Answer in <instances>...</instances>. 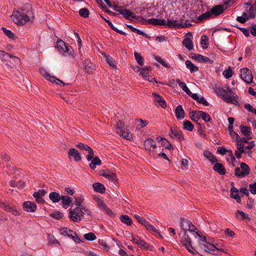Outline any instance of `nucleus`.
Instances as JSON below:
<instances>
[{"label": "nucleus", "mask_w": 256, "mask_h": 256, "mask_svg": "<svg viewBox=\"0 0 256 256\" xmlns=\"http://www.w3.org/2000/svg\"><path fill=\"white\" fill-rule=\"evenodd\" d=\"M224 7L222 5H217L213 7L210 11L212 17L217 16L224 12Z\"/></svg>", "instance_id": "nucleus-26"}, {"label": "nucleus", "mask_w": 256, "mask_h": 256, "mask_svg": "<svg viewBox=\"0 0 256 256\" xmlns=\"http://www.w3.org/2000/svg\"><path fill=\"white\" fill-rule=\"evenodd\" d=\"M98 207L104 210L106 213L109 215L112 214V211L106 206V204L102 200H98Z\"/></svg>", "instance_id": "nucleus-32"}, {"label": "nucleus", "mask_w": 256, "mask_h": 256, "mask_svg": "<svg viewBox=\"0 0 256 256\" xmlns=\"http://www.w3.org/2000/svg\"><path fill=\"white\" fill-rule=\"evenodd\" d=\"M212 18L211 14L210 12V11H207L204 13H203L201 15H200L198 18V20H206Z\"/></svg>", "instance_id": "nucleus-52"}, {"label": "nucleus", "mask_w": 256, "mask_h": 256, "mask_svg": "<svg viewBox=\"0 0 256 256\" xmlns=\"http://www.w3.org/2000/svg\"><path fill=\"white\" fill-rule=\"evenodd\" d=\"M250 172L249 166L244 162L240 164V167H238L235 169V176L239 178H242L248 176Z\"/></svg>", "instance_id": "nucleus-6"}, {"label": "nucleus", "mask_w": 256, "mask_h": 256, "mask_svg": "<svg viewBox=\"0 0 256 256\" xmlns=\"http://www.w3.org/2000/svg\"><path fill=\"white\" fill-rule=\"evenodd\" d=\"M113 9L116 12H118V14L122 15L124 18L128 20L134 19L136 18V16L134 13L132 12L129 10L124 8L122 6H119L115 5L113 6Z\"/></svg>", "instance_id": "nucleus-8"}, {"label": "nucleus", "mask_w": 256, "mask_h": 256, "mask_svg": "<svg viewBox=\"0 0 256 256\" xmlns=\"http://www.w3.org/2000/svg\"><path fill=\"white\" fill-rule=\"evenodd\" d=\"M23 208L27 212H33L36 211V206L34 202L28 201L23 204Z\"/></svg>", "instance_id": "nucleus-24"}, {"label": "nucleus", "mask_w": 256, "mask_h": 256, "mask_svg": "<svg viewBox=\"0 0 256 256\" xmlns=\"http://www.w3.org/2000/svg\"><path fill=\"white\" fill-rule=\"evenodd\" d=\"M137 221L141 224L143 225L148 230L152 231L154 232H157V230L144 218L138 215L134 214V216Z\"/></svg>", "instance_id": "nucleus-12"}, {"label": "nucleus", "mask_w": 256, "mask_h": 256, "mask_svg": "<svg viewBox=\"0 0 256 256\" xmlns=\"http://www.w3.org/2000/svg\"><path fill=\"white\" fill-rule=\"evenodd\" d=\"M192 35L191 32H188L185 36V38L182 41L183 45L188 50H191L194 48V44L192 42Z\"/></svg>", "instance_id": "nucleus-14"}, {"label": "nucleus", "mask_w": 256, "mask_h": 256, "mask_svg": "<svg viewBox=\"0 0 256 256\" xmlns=\"http://www.w3.org/2000/svg\"><path fill=\"white\" fill-rule=\"evenodd\" d=\"M79 14L84 18H88L89 16V11L86 8H82L80 10Z\"/></svg>", "instance_id": "nucleus-56"}, {"label": "nucleus", "mask_w": 256, "mask_h": 256, "mask_svg": "<svg viewBox=\"0 0 256 256\" xmlns=\"http://www.w3.org/2000/svg\"><path fill=\"white\" fill-rule=\"evenodd\" d=\"M152 95L154 98V102L156 106L165 108L166 104L164 100L158 94L153 92Z\"/></svg>", "instance_id": "nucleus-18"}, {"label": "nucleus", "mask_w": 256, "mask_h": 256, "mask_svg": "<svg viewBox=\"0 0 256 256\" xmlns=\"http://www.w3.org/2000/svg\"><path fill=\"white\" fill-rule=\"evenodd\" d=\"M240 77L241 79L247 84L252 82L253 76L250 70L246 68H242L240 70Z\"/></svg>", "instance_id": "nucleus-11"}, {"label": "nucleus", "mask_w": 256, "mask_h": 256, "mask_svg": "<svg viewBox=\"0 0 256 256\" xmlns=\"http://www.w3.org/2000/svg\"><path fill=\"white\" fill-rule=\"evenodd\" d=\"M146 22L155 25V26H165L166 25V20L164 19H158V18H152L148 19L146 20Z\"/></svg>", "instance_id": "nucleus-28"}, {"label": "nucleus", "mask_w": 256, "mask_h": 256, "mask_svg": "<svg viewBox=\"0 0 256 256\" xmlns=\"http://www.w3.org/2000/svg\"><path fill=\"white\" fill-rule=\"evenodd\" d=\"M176 82L178 84V86L182 88V89L186 92L188 96H190L192 92L190 91L189 88L187 87L186 84L183 82L180 81L179 79L176 80Z\"/></svg>", "instance_id": "nucleus-36"}, {"label": "nucleus", "mask_w": 256, "mask_h": 256, "mask_svg": "<svg viewBox=\"0 0 256 256\" xmlns=\"http://www.w3.org/2000/svg\"><path fill=\"white\" fill-rule=\"evenodd\" d=\"M49 198L53 202L56 203L61 200V196L56 192H52L50 194Z\"/></svg>", "instance_id": "nucleus-35"}, {"label": "nucleus", "mask_w": 256, "mask_h": 256, "mask_svg": "<svg viewBox=\"0 0 256 256\" xmlns=\"http://www.w3.org/2000/svg\"><path fill=\"white\" fill-rule=\"evenodd\" d=\"M33 17L32 6L30 4H26L20 11H14L12 16L13 21L18 24H24Z\"/></svg>", "instance_id": "nucleus-2"}, {"label": "nucleus", "mask_w": 256, "mask_h": 256, "mask_svg": "<svg viewBox=\"0 0 256 256\" xmlns=\"http://www.w3.org/2000/svg\"><path fill=\"white\" fill-rule=\"evenodd\" d=\"M61 200L62 201V204L64 207L70 206L72 202V198L70 196H61Z\"/></svg>", "instance_id": "nucleus-39"}, {"label": "nucleus", "mask_w": 256, "mask_h": 256, "mask_svg": "<svg viewBox=\"0 0 256 256\" xmlns=\"http://www.w3.org/2000/svg\"><path fill=\"white\" fill-rule=\"evenodd\" d=\"M155 59L158 62H160L161 64H162L166 68H170V66L166 64V62H165L160 57H158V56H156L155 57Z\"/></svg>", "instance_id": "nucleus-61"}, {"label": "nucleus", "mask_w": 256, "mask_h": 256, "mask_svg": "<svg viewBox=\"0 0 256 256\" xmlns=\"http://www.w3.org/2000/svg\"><path fill=\"white\" fill-rule=\"evenodd\" d=\"M100 174L114 183H116L117 181V178L116 174L109 170H101L100 172Z\"/></svg>", "instance_id": "nucleus-17"}, {"label": "nucleus", "mask_w": 256, "mask_h": 256, "mask_svg": "<svg viewBox=\"0 0 256 256\" xmlns=\"http://www.w3.org/2000/svg\"><path fill=\"white\" fill-rule=\"evenodd\" d=\"M46 80H48L52 82H55L58 85H62V86H64V83L63 82H62L60 80L56 78L54 76H50V74L49 75Z\"/></svg>", "instance_id": "nucleus-44"}, {"label": "nucleus", "mask_w": 256, "mask_h": 256, "mask_svg": "<svg viewBox=\"0 0 256 256\" xmlns=\"http://www.w3.org/2000/svg\"><path fill=\"white\" fill-rule=\"evenodd\" d=\"M140 248H146L148 244L141 239H139L138 243L136 244Z\"/></svg>", "instance_id": "nucleus-63"}, {"label": "nucleus", "mask_w": 256, "mask_h": 256, "mask_svg": "<svg viewBox=\"0 0 256 256\" xmlns=\"http://www.w3.org/2000/svg\"><path fill=\"white\" fill-rule=\"evenodd\" d=\"M0 208L7 212H11L16 216H20L21 214L20 210L18 209L16 206L5 203L1 200H0Z\"/></svg>", "instance_id": "nucleus-10"}, {"label": "nucleus", "mask_w": 256, "mask_h": 256, "mask_svg": "<svg viewBox=\"0 0 256 256\" xmlns=\"http://www.w3.org/2000/svg\"><path fill=\"white\" fill-rule=\"evenodd\" d=\"M76 146L80 149L84 150L86 151H88L90 148L89 146L83 143H78V144H76Z\"/></svg>", "instance_id": "nucleus-59"}, {"label": "nucleus", "mask_w": 256, "mask_h": 256, "mask_svg": "<svg viewBox=\"0 0 256 256\" xmlns=\"http://www.w3.org/2000/svg\"><path fill=\"white\" fill-rule=\"evenodd\" d=\"M230 192V196L236 200L238 203H240L241 202V199L239 196L238 190L236 188H232Z\"/></svg>", "instance_id": "nucleus-33"}, {"label": "nucleus", "mask_w": 256, "mask_h": 256, "mask_svg": "<svg viewBox=\"0 0 256 256\" xmlns=\"http://www.w3.org/2000/svg\"><path fill=\"white\" fill-rule=\"evenodd\" d=\"M182 243L185 246L192 244L191 239L187 232H184V235L182 239Z\"/></svg>", "instance_id": "nucleus-38"}, {"label": "nucleus", "mask_w": 256, "mask_h": 256, "mask_svg": "<svg viewBox=\"0 0 256 256\" xmlns=\"http://www.w3.org/2000/svg\"><path fill=\"white\" fill-rule=\"evenodd\" d=\"M194 236L195 238H198L200 246L205 252L216 255H220L222 252H226L222 245L218 244H213L207 242L206 238L198 232H196Z\"/></svg>", "instance_id": "nucleus-1"}, {"label": "nucleus", "mask_w": 256, "mask_h": 256, "mask_svg": "<svg viewBox=\"0 0 256 256\" xmlns=\"http://www.w3.org/2000/svg\"><path fill=\"white\" fill-rule=\"evenodd\" d=\"M201 45L204 49L208 48V37L205 35H202L201 37Z\"/></svg>", "instance_id": "nucleus-47"}, {"label": "nucleus", "mask_w": 256, "mask_h": 256, "mask_svg": "<svg viewBox=\"0 0 256 256\" xmlns=\"http://www.w3.org/2000/svg\"><path fill=\"white\" fill-rule=\"evenodd\" d=\"M150 70V67H144L142 68L140 72V75L142 76L144 78L148 77V72Z\"/></svg>", "instance_id": "nucleus-53"}, {"label": "nucleus", "mask_w": 256, "mask_h": 256, "mask_svg": "<svg viewBox=\"0 0 256 256\" xmlns=\"http://www.w3.org/2000/svg\"><path fill=\"white\" fill-rule=\"evenodd\" d=\"M68 156L70 159L73 158L75 162H78L82 160V157L79 152L75 148H71L68 152Z\"/></svg>", "instance_id": "nucleus-23"}, {"label": "nucleus", "mask_w": 256, "mask_h": 256, "mask_svg": "<svg viewBox=\"0 0 256 256\" xmlns=\"http://www.w3.org/2000/svg\"><path fill=\"white\" fill-rule=\"evenodd\" d=\"M184 128L190 132H191L194 129V125L189 120H185L183 124Z\"/></svg>", "instance_id": "nucleus-48"}, {"label": "nucleus", "mask_w": 256, "mask_h": 256, "mask_svg": "<svg viewBox=\"0 0 256 256\" xmlns=\"http://www.w3.org/2000/svg\"><path fill=\"white\" fill-rule=\"evenodd\" d=\"M240 131L242 134L245 136H248L250 135L251 128L247 126H240Z\"/></svg>", "instance_id": "nucleus-45"}, {"label": "nucleus", "mask_w": 256, "mask_h": 256, "mask_svg": "<svg viewBox=\"0 0 256 256\" xmlns=\"http://www.w3.org/2000/svg\"><path fill=\"white\" fill-rule=\"evenodd\" d=\"M46 194V192L44 189L39 190L38 192H34L33 194V196L36 198V202L38 204H44V200L42 198Z\"/></svg>", "instance_id": "nucleus-19"}, {"label": "nucleus", "mask_w": 256, "mask_h": 256, "mask_svg": "<svg viewBox=\"0 0 256 256\" xmlns=\"http://www.w3.org/2000/svg\"><path fill=\"white\" fill-rule=\"evenodd\" d=\"M236 216L239 220H250V218L248 217V215L242 211L238 210L236 214Z\"/></svg>", "instance_id": "nucleus-40"}, {"label": "nucleus", "mask_w": 256, "mask_h": 256, "mask_svg": "<svg viewBox=\"0 0 256 256\" xmlns=\"http://www.w3.org/2000/svg\"><path fill=\"white\" fill-rule=\"evenodd\" d=\"M92 187L94 191L101 194L104 193L106 190L104 186L100 182L94 184Z\"/></svg>", "instance_id": "nucleus-34"}, {"label": "nucleus", "mask_w": 256, "mask_h": 256, "mask_svg": "<svg viewBox=\"0 0 256 256\" xmlns=\"http://www.w3.org/2000/svg\"><path fill=\"white\" fill-rule=\"evenodd\" d=\"M244 108H246L248 111L252 112L254 114H256V109L253 108L252 106L250 104H246L244 105Z\"/></svg>", "instance_id": "nucleus-64"}, {"label": "nucleus", "mask_w": 256, "mask_h": 256, "mask_svg": "<svg viewBox=\"0 0 256 256\" xmlns=\"http://www.w3.org/2000/svg\"><path fill=\"white\" fill-rule=\"evenodd\" d=\"M136 122L138 124V126H140L142 128L146 126L148 124V120H142L141 118L137 119L136 120Z\"/></svg>", "instance_id": "nucleus-54"}, {"label": "nucleus", "mask_w": 256, "mask_h": 256, "mask_svg": "<svg viewBox=\"0 0 256 256\" xmlns=\"http://www.w3.org/2000/svg\"><path fill=\"white\" fill-rule=\"evenodd\" d=\"M222 74L226 78H229L232 76V72L231 68H230L228 69L224 70Z\"/></svg>", "instance_id": "nucleus-58"}, {"label": "nucleus", "mask_w": 256, "mask_h": 256, "mask_svg": "<svg viewBox=\"0 0 256 256\" xmlns=\"http://www.w3.org/2000/svg\"><path fill=\"white\" fill-rule=\"evenodd\" d=\"M134 55L137 62L140 66H143L144 64V59L141 56L140 54L137 52H134Z\"/></svg>", "instance_id": "nucleus-50"}, {"label": "nucleus", "mask_w": 256, "mask_h": 256, "mask_svg": "<svg viewBox=\"0 0 256 256\" xmlns=\"http://www.w3.org/2000/svg\"><path fill=\"white\" fill-rule=\"evenodd\" d=\"M61 234L68 236L72 238L74 241L80 240V238L76 235V233L66 228H62L60 230Z\"/></svg>", "instance_id": "nucleus-15"}, {"label": "nucleus", "mask_w": 256, "mask_h": 256, "mask_svg": "<svg viewBox=\"0 0 256 256\" xmlns=\"http://www.w3.org/2000/svg\"><path fill=\"white\" fill-rule=\"evenodd\" d=\"M166 25L168 27L174 28H182L186 27V24L184 25L174 20H168L166 21Z\"/></svg>", "instance_id": "nucleus-27"}, {"label": "nucleus", "mask_w": 256, "mask_h": 256, "mask_svg": "<svg viewBox=\"0 0 256 256\" xmlns=\"http://www.w3.org/2000/svg\"><path fill=\"white\" fill-rule=\"evenodd\" d=\"M144 148L148 152L150 155L154 157L156 155V142L151 138H146L144 142Z\"/></svg>", "instance_id": "nucleus-7"}, {"label": "nucleus", "mask_w": 256, "mask_h": 256, "mask_svg": "<svg viewBox=\"0 0 256 256\" xmlns=\"http://www.w3.org/2000/svg\"><path fill=\"white\" fill-rule=\"evenodd\" d=\"M204 112L202 111H195V112H192L191 113V116L192 118L194 121H197L198 120H199L200 118H202V114Z\"/></svg>", "instance_id": "nucleus-43"}, {"label": "nucleus", "mask_w": 256, "mask_h": 256, "mask_svg": "<svg viewBox=\"0 0 256 256\" xmlns=\"http://www.w3.org/2000/svg\"><path fill=\"white\" fill-rule=\"evenodd\" d=\"M10 58H12L16 62H18L19 59L16 56H12L3 50H0V59L4 62H6Z\"/></svg>", "instance_id": "nucleus-20"}, {"label": "nucleus", "mask_w": 256, "mask_h": 256, "mask_svg": "<svg viewBox=\"0 0 256 256\" xmlns=\"http://www.w3.org/2000/svg\"><path fill=\"white\" fill-rule=\"evenodd\" d=\"M204 158L208 160L212 164H214L218 162V160L216 156L208 150H205L204 152Z\"/></svg>", "instance_id": "nucleus-30"}, {"label": "nucleus", "mask_w": 256, "mask_h": 256, "mask_svg": "<svg viewBox=\"0 0 256 256\" xmlns=\"http://www.w3.org/2000/svg\"><path fill=\"white\" fill-rule=\"evenodd\" d=\"M120 220L122 223L125 224L128 226L131 225L132 222V220L126 215L121 216H120Z\"/></svg>", "instance_id": "nucleus-42"}, {"label": "nucleus", "mask_w": 256, "mask_h": 256, "mask_svg": "<svg viewBox=\"0 0 256 256\" xmlns=\"http://www.w3.org/2000/svg\"><path fill=\"white\" fill-rule=\"evenodd\" d=\"M84 238L90 241L95 240L96 238L95 234L92 232H89L84 235Z\"/></svg>", "instance_id": "nucleus-55"}, {"label": "nucleus", "mask_w": 256, "mask_h": 256, "mask_svg": "<svg viewBox=\"0 0 256 256\" xmlns=\"http://www.w3.org/2000/svg\"><path fill=\"white\" fill-rule=\"evenodd\" d=\"M2 30L4 34L8 36L10 38L14 40L16 38L14 34L10 30H7L6 28L2 27Z\"/></svg>", "instance_id": "nucleus-51"}, {"label": "nucleus", "mask_w": 256, "mask_h": 256, "mask_svg": "<svg viewBox=\"0 0 256 256\" xmlns=\"http://www.w3.org/2000/svg\"><path fill=\"white\" fill-rule=\"evenodd\" d=\"M128 28L132 31L133 32H136L138 34L142 35V36H146V34L143 32L141 31L140 30H138L134 27H133L131 25H127Z\"/></svg>", "instance_id": "nucleus-57"}, {"label": "nucleus", "mask_w": 256, "mask_h": 256, "mask_svg": "<svg viewBox=\"0 0 256 256\" xmlns=\"http://www.w3.org/2000/svg\"><path fill=\"white\" fill-rule=\"evenodd\" d=\"M186 65L191 72H197L198 70V67L194 66L190 60H186Z\"/></svg>", "instance_id": "nucleus-41"}, {"label": "nucleus", "mask_w": 256, "mask_h": 256, "mask_svg": "<svg viewBox=\"0 0 256 256\" xmlns=\"http://www.w3.org/2000/svg\"><path fill=\"white\" fill-rule=\"evenodd\" d=\"M102 164L98 156H95L91 160L89 166L92 169L94 170L97 165L100 166Z\"/></svg>", "instance_id": "nucleus-37"}, {"label": "nucleus", "mask_w": 256, "mask_h": 256, "mask_svg": "<svg viewBox=\"0 0 256 256\" xmlns=\"http://www.w3.org/2000/svg\"><path fill=\"white\" fill-rule=\"evenodd\" d=\"M170 135L172 138H176L180 141L184 140V136L182 131L177 128H170Z\"/></svg>", "instance_id": "nucleus-21"}, {"label": "nucleus", "mask_w": 256, "mask_h": 256, "mask_svg": "<svg viewBox=\"0 0 256 256\" xmlns=\"http://www.w3.org/2000/svg\"><path fill=\"white\" fill-rule=\"evenodd\" d=\"M175 114L178 120H182L184 118V112L181 105H178L176 108Z\"/></svg>", "instance_id": "nucleus-29"}, {"label": "nucleus", "mask_w": 256, "mask_h": 256, "mask_svg": "<svg viewBox=\"0 0 256 256\" xmlns=\"http://www.w3.org/2000/svg\"><path fill=\"white\" fill-rule=\"evenodd\" d=\"M192 58L200 62L212 64L213 62V61L208 57L202 56L200 54H194V56H192Z\"/></svg>", "instance_id": "nucleus-25"}, {"label": "nucleus", "mask_w": 256, "mask_h": 256, "mask_svg": "<svg viewBox=\"0 0 256 256\" xmlns=\"http://www.w3.org/2000/svg\"><path fill=\"white\" fill-rule=\"evenodd\" d=\"M202 114V118L206 122H210L211 120V118L209 114L208 113H206L205 112H204Z\"/></svg>", "instance_id": "nucleus-60"}, {"label": "nucleus", "mask_w": 256, "mask_h": 256, "mask_svg": "<svg viewBox=\"0 0 256 256\" xmlns=\"http://www.w3.org/2000/svg\"><path fill=\"white\" fill-rule=\"evenodd\" d=\"M56 48L58 51L65 56H70L73 52L72 48L67 46L66 43L61 40H57Z\"/></svg>", "instance_id": "nucleus-9"}, {"label": "nucleus", "mask_w": 256, "mask_h": 256, "mask_svg": "<svg viewBox=\"0 0 256 256\" xmlns=\"http://www.w3.org/2000/svg\"><path fill=\"white\" fill-rule=\"evenodd\" d=\"M180 227L184 232H187L188 230L190 232H194L196 230V228L190 220L184 218H181Z\"/></svg>", "instance_id": "nucleus-13"}, {"label": "nucleus", "mask_w": 256, "mask_h": 256, "mask_svg": "<svg viewBox=\"0 0 256 256\" xmlns=\"http://www.w3.org/2000/svg\"><path fill=\"white\" fill-rule=\"evenodd\" d=\"M116 133L120 136L127 140H132V134L123 123L122 122L118 123L116 126Z\"/></svg>", "instance_id": "nucleus-5"}, {"label": "nucleus", "mask_w": 256, "mask_h": 256, "mask_svg": "<svg viewBox=\"0 0 256 256\" xmlns=\"http://www.w3.org/2000/svg\"><path fill=\"white\" fill-rule=\"evenodd\" d=\"M214 90L225 102L236 105L238 104V96L234 92L232 88H228L226 90L220 87H216Z\"/></svg>", "instance_id": "nucleus-4"}, {"label": "nucleus", "mask_w": 256, "mask_h": 256, "mask_svg": "<svg viewBox=\"0 0 256 256\" xmlns=\"http://www.w3.org/2000/svg\"><path fill=\"white\" fill-rule=\"evenodd\" d=\"M106 56V62H108V65L113 68H116V66L115 64V61H114V59L112 56Z\"/></svg>", "instance_id": "nucleus-49"}, {"label": "nucleus", "mask_w": 256, "mask_h": 256, "mask_svg": "<svg viewBox=\"0 0 256 256\" xmlns=\"http://www.w3.org/2000/svg\"><path fill=\"white\" fill-rule=\"evenodd\" d=\"M83 68L84 72L88 74H92L96 70L94 66L89 59L84 61Z\"/></svg>", "instance_id": "nucleus-16"}, {"label": "nucleus", "mask_w": 256, "mask_h": 256, "mask_svg": "<svg viewBox=\"0 0 256 256\" xmlns=\"http://www.w3.org/2000/svg\"><path fill=\"white\" fill-rule=\"evenodd\" d=\"M68 212L69 218L74 222L81 221L84 215L91 216L90 210L86 206H74L72 205Z\"/></svg>", "instance_id": "nucleus-3"}, {"label": "nucleus", "mask_w": 256, "mask_h": 256, "mask_svg": "<svg viewBox=\"0 0 256 256\" xmlns=\"http://www.w3.org/2000/svg\"><path fill=\"white\" fill-rule=\"evenodd\" d=\"M249 191L253 194H256V182H254L252 184H250L249 186Z\"/></svg>", "instance_id": "nucleus-62"}, {"label": "nucleus", "mask_w": 256, "mask_h": 256, "mask_svg": "<svg viewBox=\"0 0 256 256\" xmlns=\"http://www.w3.org/2000/svg\"><path fill=\"white\" fill-rule=\"evenodd\" d=\"M74 206H84L82 204L84 202V198L82 196L74 197Z\"/></svg>", "instance_id": "nucleus-46"}, {"label": "nucleus", "mask_w": 256, "mask_h": 256, "mask_svg": "<svg viewBox=\"0 0 256 256\" xmlns=\"http://www.w3.org/2000/svg\"><path fill=\"white\" fill-rule=\"evenodd\" d=\"M236 150L235 151L234 155L236 158L240 159L241 158L242 154L243 153H247L250 154V152L246 151L244 149V144L241 143L236 144Z\"/></svg>", "instance_id": "nucleus-22"}, {"label": "nucleus", "mask_w": 256, "mask_h": 256, "mask_svg": "<svg viewBox=\"0 0 256 256\" xmlns=\"http://www.w3.org/2000/svg\"><path fill=\"white\" fill-rule=\"evenodd\" d=\"M213 170L220 175H224L226 172V169L224 166L220 163H216L213 167Z\"/></svg>", "instance_id": "nucleus-31"}]
</instances>
